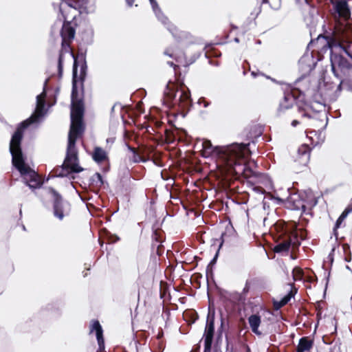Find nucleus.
Instances as JSON below:
<instances>
[{
    "instance_id": "obj_1",
    "label": "nucleus",
    "mask_w": 352,
    "mask_h": 352,
    "mask_svg": "<svg viewBox=\"0 0 352 352\" xmlns=\"http://www.w3.org/2000/svg\"><path fill=\"white\" fill-rule=\"evenodd\" d=\"M47 81L48 79H46L44 82L43 92L36 96V114H33L19 124L10 142V153L12 155V164L23 176V182L25 186L32 190L39 188L42 184L39 180L38 174L25 164L21 144L23 136V131L30 124L38 122V119L43 117L47 111L45 109V98Z\"/></svg>"
},
{
    "instance_id": "obj_2",
    "label": "nucleus",
    "mask_w": 352,
    "mask_h": 352,
    "mask_svg": "<svg viewBox=\"0 0 352 352\" xmlns=\"http://www.w3.org/2000/svg\"><path fill=\"white\" fill-rule=\"evenodd\" d=\"M250 143H234L226 146H214L208 140H202V156H217L222 159L226 166L236 175L250 177L254 175L245 162V157L250 153Z\"/></svg>"
},
{
    "instance_id": "obj_3",
    "label": "nucleus",
    "mask_w": 352,
    "mask_h": 352,
    "mask_svg": "<svg viewBox=\"0 0 352 352\" xmlns=\"http://www.w3.org/2000/svg\"><path fill=\"white\" fill-rule=\"evenodd\" d=\"M339 21L336 27L338 46L352 60V21L351 12L346 0L332 2Z\"/></svg>"
},
{
    "instance_id": "obj_4",
    "label": "nucleus",
    "mask_w": 352,
    "mask_h": 352,
    "mask_svg": "<svg viewBox=\"0 0 352 352\" xmlns=\"http://www.w3.org/2000/svg\"><path fill=\"white\" fill-rule=\"evenodd\" d=\"M74 85L72 87L71 94V125L69 135L80 136L85 131L83 89H78Z\"/></svg>"
},
{
    "instance_id": "obj_5",
    "label": "nucleus",
    "mask_w": 352,
    "mask_h": 352,
    "mask_svg": "<svg viewBox=\"0 0 352 352\" xmlns=\"http://www.w3.org/2000/svg\"><path fill=\"white\" fill-rule=\"evenodd\" d=\"M89 4V0H68L64 3L60 4L59 10L65 19L60 31L63 42L70 41L74 39L76 32L75 29L71 25V23L66 21L67 16L64 14L63 10L65 8L63 6L78 10L80 14H89L94 11V7L90 6Z\"/></svg>"
},
{
    "instance_id": "obj_6",
    "label": "nucleus",
    "mask_w": 352,
    "mask_h": 352,
    "mask_svg": "<svg viewBox=\"0 0 352 352\" xmlns=\"http://www.w3.org/2000/svg\"><path fill=\"white\" fill-rule=\"evenodd\" d=\"M330 61L331 72L335 77L340 80L336 92H340L342 86L346 85V81L352 69V64L349 63L346 58L333 52L331 53Z\"/></svg>"
},
{
    "instance_id": "obj_7",
    "label": "nucleus",
    "mask_w": 352,
    "mask_h": 352,
    "mask_svg": "<svg viewBox=\"0 0 352 352\" xmlns=\"http://www.w3.org/2000/svg\"><path fill=\"white\" fill-rule=\"evenodd\" d=\"M164 94L173 106L180 108H188L191 104L190 94L188 89H178L175 83L169 80L167 83Z\"/></svg>"
},
{
    "instance_id": "obj_8",
    "label": "nucleus",
    "mask_w": 352,
    "mask_h": 352,
    "mask_svg": "<svg viewBox=\"0 0 352 352\" xmlns=\"http://www.w3.org/2000/svg\"><path fill=\"white\" fill-rule=\"evenodd\" d=\"M72 55L74 58L72 87L75 85L76 88L83 89V82L87 69L85 54L80 52L77 55L72 53Z\"/></svg>"
},
{
    "instance_id": "obj_9",
    "label": "nucleus",
    "mask_w": 352,
    "mask_h": 352,
    "mask_svg": "<svg viewBox=\"0 0 352 352\" xmlns=\"http://www.w3.org/2000/svg\"><path fill=\"white\" fill-rule=\"evenodd\" d=\"M79 135H68V144L66 157L63 164L73 173H78L83 170L79 165L76 142Z\"/></svg>"
},
{
    "instance_id": "obj_10",
    "label": "nucleus",
    "mask_w": 352,
    "mask_h": 352,
    "mask_svg": "<svg viewBox=\"0 0 352 352\" xmlns=\"http://www.w3.org/2000/svg\"><path fill=\"white\" fill-rule=\"evenodd\" d=\"M48 192L51 195L53 202V213L55 217L63 220L69 211V204L63 200L62 196L53 188H48Z\"/></svg>"
},
{
    "instance_id": "obj_11",
    "label": "nucleus",
    "mask_w": 352,
    "mask_h": 352,
    "mask_svg": "<svg viewBox=\"0 0 352 352\" xmlns=\"http://www.w3.org/2000/svg\"><path fill=\"white\" fill-rule=\"evenodd\" d=\"M154 13L157 18V19L161 21L164 25H166L168 30L172 34L174 38L177 40H180L183 37H185L187 34L186 32H179L177 28L168 23V18L164 14L161 9H159V12L157 10L154 11Z\"/></svg>"
},
{
    "instance_id": "obj_12",
    "label": "nucleus",
    "mask_w": 352,
    "mask_h": 352,
    "mask_svg": "<svg viewBox=\"0 0 352 352\" xmlns=\"http://www.w3.org/2000/svg\"><path fill=\"white\" fill-rule=\"evenodd\" d=\"M311 150L307 144H301L294 156V163L301 166H306L309 162Z\"/></svg>"
},
{
    "instance_id": "obj_13",
    "label": "nucleus",
    "mask_w": 352,
    "mask_h": 352,
    "mask_svg": "<svg viewBox=\"0 0 352 352\" xmlns=\"http://www.w3.org/2000/svg\"><path fill=\"white\" fill-rule=\"evenodd\" d=\"M214 319L215 311L214 309L209 307L203 336L204 340H213L214 335Z\"/></svg>"
},
{
    "instance_id": "obj_14",
    "label": "nucleus",
    "mask_w": 352,
    "mask_h": 352,
    "mask_svg": "<svg viewBox=\"0 0 352 352\" xmlns=\"http://www.w3.org/2000/svg\"><path fill=\"white\" fill-rule=\"evenodd\" d=\"M296 100V98L293 91L285 92L283 99L280 102L277 109L278 116L283 115L286 110L292 108Z\"/></svg>"
},
{
    "instance_id": "obj_15",
    "label": "nucleus",
    "mask_w": 352,
    "mask_h": 352,
    "mask_svg": "<svg viewBox=\"0 0 352 352\" xmlns=\"http://www.w3.org/2000/svg\"><path fill=\"white\" fill-rule=\"evenodd\" d=\"M286 201L292 210H302L303 211L306 210V206L302 195L298 192L290 193L287 197Z\"/></svg>"
},
{
    "instance_id": "obj_16",
    "label": "nucleus",
    "mask_w": 352,
    "mask_h": 352,
    "mask_svg": "<svg viewBox=\"0 0 352 352\" xmlns=\"http://www.w3.org/2000/svg\"><path fill=\"white\" fill-rule=\"evenodd\" d=\"M96 331V339L98 344V351L102 352L104 351V340L103 338V330L98 320H94L91 327L90 333Z\"/></svg>"
},
{
    "instance_id": "obj_17",
    "label": "nucleus",
    "mask_w": 352,
    "mask_h": 352,
    "mask_svg": "<svg viewBox=\"0 0 352 352\" xmlns=\"http://www.w3.org/2000/svg\"><path fill=\"white\" fill-rule=\"evenodd\" d=\"M314 345V341L309 337H302L299 340L296 352H310Z\"/></svg>"
},
{
    "instance_id": "obj_18",
    "label": "nucleus",
    "mask_w": 352,
    "mask_h": 352,
    "mask_svg": "<svg viewBox=\"0 0 352 352\" xmlns=\"http://www.w3.org/2000/svg\"><path fill=\"white\" fill-rule=\"evenodd\" d=\"M248 322L252 331L257 336H261L262 333L258 330L261 322V316L258 314H252L248 318Z\"/></svg>"
},
{
    "instance_id": "obj_19",
    "label": "nucleus",
    "mask_w": 352,
    "mask_h": 352,
    "mask_svg": "<svg viewBox=\"0 0 352 352\" xmlns=\"http://www.w3.org/2000/svg\"><path fill=\"white\" fill-rule=\"evenodd\" d=\"M298 111L300 113H301L302 117L311 118L312 116L310 114L311 111H314V108L311 104L305 102L302 103L300 102H297Z\"/></svg>"
},
{
    "instance_id": "obj_20",
    "label": "nucleus",
    "mask_w": 352,
    "mask_h": 352,
    "mask_svg": "<svg viewBox=\"0 0 352 352\" xmlns=\"http://www.w3.org/2000/svg\"><path fill=\"white\" fill-rule=\"evenodd\" d=\"M92 158L96 162L100 163L107 158V155L102 148L96 147L92 155Z\"/></svg>"
},
{
    "instance_id": "obj_21",
    "label": "nucleus",
    "mask_w": 352,
    "mask_h": 352,
    "mask_svg": "<svg viewBox=\"0 0 352 352\" xmlns=\"http://www.w3.org/2000/svg\"><path fill=\"white\" fill-rule=\"evenodd\" d=\"M52 173L53 177H68L72 173L63 164L60 166L54 168Z\"/></svg>"
},
{
    "instance_id": "obj_22",
    "label": "nucleus",
    "mask_w": 352,
    "mask_h": 352,
    "mask_svg": "<svg viewBox=\"0 0 352 352\" xmlns=\"http://www.w3.org/2000/svg\"><path fill=\"white\" fill-rule=\"evenodd\" d=\"M292 241L286 240L283 241L277 245H276L274 248V250L276 253H282V252H288L290 246H291Z\"/></svg>"
},
{
    "instance_id": "obj_23",
    "label": "nucleus",
    "mask_w": 352,
    "mask_h": 352,
    "mask_svg": "<svg viewBox=\"0 0 352 352\" xmlns=\"http://www.w3.org/2000/svg\"><path fill=\"white\" fill-rule=\"evenodd\" d=\"M352 211V208H346L342 213L340 214V216L337 219L334 228H333V233L336 236L338 235L337 230L340 227L342 221L344 220V219L347 217V215Z\"/></svg>"
},
{
    "instance_id": "obj_24",
    "label": "nucleus",
    "mask_w": 352,
    "mask_h": 352,
    "mask_svg": "<svg viewBox=\"0 0 352 352\" xmlns=\"http://www.w3.org/2000/svg\"><path fill=\"white\" fill-rule=\"evenodd\" d=\"M104 184L102 177L100 173H96L89 179V185L96 188L101 187Z\"/></svg>"
},
{
    "instance_id": "obj_25",
    "label": "nucleus",
    "mask_w": 352,
    "mask_h": 352,
    "mask_svg": "<svg viewBox=\"0 0 352 352\" xmlns=\"http://www.w3.org/2000/svg\"><path fill=\"white\" fill-rule=\"evenodd\" d=\"M225 324V319L223 316H221V324L219 327L217 329V336L215 338L216 344H221L223 340V333Z\"/></svg>"
},
{
    "instance_id": "obj_26",
    "label": "nucleus",
    "mask_w": 352,
    "mask_h": 352,
    "mask_svg": "<svg viewBox=\"0 0 352 352\" xmlns=\"http://www.w3.org/2000/svg\"><path fill=\"white\" fill-rule=\"evenodd\" d=\"M127 148L129 151H130L132 153V158L131 160L134 163H138L140 162H145L144 160L136 152L135 149L129 146V144H126Z\"/></svg>"
},
{
    "instance_id": "obj_27",
    "label": "nucleus",
    "mask_w": 352,
    "mask_h": 352,
    "mask_svg": "<svg viewBox=\"0 0 352 352\" xmlns=\"http://www.w3.org/2000/svg\"><path fill=\"white\" fill-rule=\"evenodd\" d=\"M219 250H218L214 255V256L213 257V258L210 261V262L209 263V264L207 266V268H206V275L208 276L209 273L212 274V265H214L216 262H217V258L219 256Z\"/></svg>"
},
{
    "instance_id": "obj_28",
    "label": "nucleus",
    "mask_w": 352,
    "mask_h": 352,
    "mask_svg": "<svg viewBox=\"0 0 352 352\" xmlns=\"http://www.w3.org/2000/svg\"><path fill=\"white\" fill-rule=\"evenodd\" d=\"M296 291L295 292H293L292 289H291L287 295H285L284 297H283L280 301L281 302L282 305L284 306L287 305L289 301L291 300L292 297L294 296V294H296Z\"/></svg>"
},
{
    "instance_id": "obj_29",
    "label": "nucleus",
    "mask_w": 352,
    "mask_h": 352,
    "mask_svg": "<svg viewBox=\"0 0 352 352\" xmlns=\"http://www.w3.org/2000/svg\"><path fill=\"white\" fill-rule=\"evenodd\" d=\"M268 200H276L278 204L283 202L282 199L276 198L274 196H272L270 193H267L266 195H265L263 201L264 208H265V206H266Z\"/></svg>"
},
{
    "instance_id": "obj_30",
    "label": "nucleus",
    "mask_w": 352,
    "mask_h": 352,
    "mask_svg": "<svg viewBox=\"0 0 352 352\" xmlns=\"http://www.w3.org/2000/svg\"><path fill=\"white\" fill-rule=\"evenodd\" d=\"M213 340H204V352H211Z\"/></svg>"
},
{
    "instance_id": "obj_31",
    "label": "nucleus",
    "mask_w": 352,
    "mask_h": 352,
    "mask_svg": "<svg viewBox=\"0 0 352 352\" xmlns=\"http://www.w3.org/2000/svg\"><path fill=\"white\" fill-rule=\"evenodd\" d=\"M58 76L60 77L63 74V55L60 54L58 61Z\"/></svg>"
},
{
    "instance_id": "obj_32",
    "label": "nucleus",
    "mask_w": 352,
    "mask_h": 352,
    "mask_svg": "<svg viewBox=\"0 0 352 352\" xmlns=\"http://www.w3.org/2000/svg\"><path fill=\"white\" fill-rule=\"evenodd\" d=\"M107 237L109 243H116L120 239L118 236L113 235L111 233H108Z\"/></svg>"
},
{
    "instance_id": "obj_33",
    "label": "nucleus",
    "mask_w": 352,
    "mask_h": 352,
    "mask_svg": "<svg viewBox=\"0 0 352 352\" xmlns=\"http://www.w3.org/2000/svg\"><path fill=\"white\" fill-rule=\"evenodd\" d=\"M311 58L312 59V56L309 57V56H303L299 60V65H300L301 67H303V65L306 63L307 61H309Z\"/></svg>"
},
{
    "instance_id": "obj_34",
    "label": "nucleus",
    "mask_w": 352,
    "mask_h": 352,
    "mask_svg": "<svg viewBox=\"0 0 352 352\" xmlns=\"http://www.w3.org/2000/svg\"><path fill=\"white\" fill-rule=\"evenodd\" d=\"M149 1L153 12L156 10L159 12V9H160V8L159 7L157 2L155 0H149Z\"/></svg>"
},
{
    "instance_id": "obj_35",
    "label": "nucleus",
    "mask_w": 352,
    "mask_h": 352,
    "mask_svg": "<svg viewBox=\"0 0 352 352\" xmlns=\"http://www.w3.org/2000/svg\"><path fill=\"white\" fill-rule=\"evenodd\" d=\"M198 103L199 104H203V106L206 108L208 107L210 104V102L206 101L204 98H201L199 99Z\"/></svg>"
},
{
    "instance_id": "obj_36",
    "label": "nucleus",
    "mask_w": 352,
    "mask_h": 352,
    "mask_svg": "<svg viewBox=\"0 0 352 352\" xmlns=\"http://www.w3.org/2000/svg\"><path fill=\"white\" fill-rule=\"evenodd\" d=\"M284 305H282L281 302L280 300L278 301H274V307L276 310H278L283 307Z\"/></svg>"
},
{
    "instance_id": "obj_37",
    "label": "nucleus",
    "mask_w": 352,
    "mask_h": 352,
    "mask_svg": "<svg viewBox=\"0 0 352 352\" xmlns=\"http://www.w3.org/2000/svg\"><path fill=\"white\" fill-rule=\"evenodd\" d=\"M253 190L259 194H264L265 192V190L260 186H255L254 187Z\"/></svg>"
},
{
    "instance_id": "obj_38",
    "label": "nucleus",
    "mask_w": 352,
    "mask_h": 352,
    "mask_svg": "<svg viewBox=\"0 0 352 352\" xmlns=\"http://www.w3.org/2000/svg\"><path fill=\"white\" fill-rule=\"evenodd\" d=\"M250 283H249L248 280H247L246 283H245V287H244V288L243 289V293L244 294H246L250 291Z\"/></svg>"
},
{
    "instance_id": "obj_39",
    "label": "nucleus",
    "mask_w": 352,
    "mask_h": 352,
    "mask_svg": "<svg viewBox=\"0 0 352 352\" xmlns=\"http://www.w3.org/2000/svg\"><path fill=\"white\" fill-rule=\"evenodd\" d=\"M342 248L345 254L350 251V247L348 244L345 243L342 245Z\"/></svg>"
},
{
    "instance_id": "obj_40",
    "label": "nucleus",
    "mask_w": 352,
    "mask_h": 352,
    "mask_svg": "<svg viewBox=\"0 0 352 352\" xmlns=\"http://www.w3.org/2000/svg\"><path fill=\"white\" fill-rule=\"evenodd\" d=\"M334 250H334V248H333V249L331 250V253H329V256H328V258L329 259V261H331V263H332V262H333V253Z\"/></svg>"
},
{
    "instance_id": "obj_41",
    "label": "nucleus",
    "mask_w": 352,
    "mask_h": 352,
    "mask_svg": "<svg viewBox=\"0 0 352 352\" xmlns=\"http://www.w3.org/2000/svg\"><path fill=\"white\" fill-rule=\"evenodd\" d=\"M125 1L129 7H131L133 5V3L135 2V0H125Z\"/></svg>"
},
{
    "instance_id": "obj_42",
    "label": "nucleus",
    "mask_w": 352,
    "mask_h": 352,
    "mask_svg": "<svg viewBox=\"0 0 352 352\" xmlns=\"http://www.w3.org/2000/svg\"><path fill=\"white\" fill-rule=\"evenodd\" d=\"M344 260L346 262H350L351 261V255L350 252L349 253L348 255H346V256L344 258Z\"/></svg>"
},
{
    "instance_id": "obj_43",
    "label": "nucleus",
    "mask_w": 352,
    "mask_h": 352,
    "mask_svg": "<svg viewBox=\"0 0 352 352\" xmlns=\"http://www.w3.org/2000/svg\"><path fill=\"white\" fill-rule=\"evenodd\" d=\"M200 56V53L195 54L193 56V60L191 61L190 63H192L194 61H195L196 59H197Z\"/></svg>"
},
{
    "instance_id": "obj_44",
    "label": "nucleus",
    "mask_w": 352,
    "mask_h": 352,
    "mask_svg": "<svg viewBox=\"0 0 352 352\" xmlns=\"http://www.w3.org/2000/svg\"><path fill=\"white\" fill-rule=\"evenodd\" d=\"M298 124H299V122L296 120H294L292 122V126L296 127Z\"/></svg>"
},
{
    "instance_id": "obj_45",
    "label": "nucleus",
    "mask_w": 352,
    "mask_h": 352,
    "mask_svg": "<svg viewBox=\"0 0 352 352\" xmlns=\"http://www.w3.org/2000/svg\"><path fill=\"white\" fill-rule=\"evenodd\" d=\"M212 55L218 57L221 56V53L219 52H214Z\"/></svg>"
},
{
    "instance_id": "obj_46",
    "label": "nucleus",
    "mask_w": 352,
    "mask_h": 352,
    "mask_svg": "<svg viewBox=\"0 0 352 352\" xmlns=\"http://www.w3.org/2000/svg\"><path fill=\"white\" fill-rule=\"evenodd\" d=\"M164 54H165V55H166V56H170V57H173V56L172 54H170V53H169V52H168V50H165V51H164Z\"/></svg>"
},
{
    "instance_id": "obj_47",
    "label": "nucleus",
    "mask_w": 352,
    "mask_h": 352,
    "mask_svg": "<svg viewBox=\"0 0 352 352\" xmlns=\"http://www.w3.org/2000/svg\"><path fill=\"white\" fill-rule=\"evenodd\" d=\"M168 64L171 66V67H174V68L175 69L176 67H177L176 65H175L173 62H168Z\"/></svg>"
},
{
    "instance_id": "obj_48",
    "label": "nucleus",
    "mask_w": 352,
    "mask_h": 352,
    "mask_svg": "<svg viewBox=\"0 0 352 352\" xmlns=\"http://www.w3.org/2000/svg\"><path fill=\"white\" fill-rule=\"evenodd\" d=\"M252 76H253L254 77H256V73L255 72H252L251 73Z\"/></svg>"
},
{
    "instance_id": "obj_49",
    "label": "nucleus",
    "mask_w": 352,
    "mask_h": 352,
    "mask_svg": "<svg viewBox=\"0 0 352 352\" xmlns=\"http://www.w3.org/2000/svg\"><path fill=\"white\" fill-rule=\"evenodd\" d=\"M116 104H114L112 107H111V113H113L114 111V109H115V107H116Z\"/></svg>"
},
{
    "instance_id": "obj_50",
    "label": "nucleus",
    "mask_w": 352,
    "mask_h": 352,
    "mask_svg": "<svg viewBox=\"0 0 352 352\" xmlns=\"http://www.w3.org/2000/svg\"><path fill=\"white\" fill-rule=\"evenodd\" d=\"M312 69V67L309 65H308V70L311 71Z\"/></svg>"
},
{
    "instance_id": "obj_51",
    "label": "nucleus",
    "mask_w": 352,
    "mask_h": 352,
    "mask_svg": "<svg viewBox=\"0 0 352 352\" xmlns=\"http://www.w3.org/2000/svg\"><path fill=\"white\" fill-rule=\"evenodd\" d=\"M234 41L236 42V43H239V39L238 38H234Z\"/></svg>"
},
{
    "instance_id": "obj_52",
    "label": "nucleus",
    "mask_w": 352,
    "mask_h": 352,
    "mask_svg": "<svg viewBox=\"0 0 352 352\" xmlns=\"http://www.w3.org/2000/svg\"><path fill=\"white\" fill-rule=\"evenodd\" d=\"M300 79L299 78V79H298V80L296 81V83H298V82H300Z\"/></svg>"
},
{
    "instance_id": "obj_53",
    "label": "nucleus",
    "mask_w": 352,
    "mask_h": 352,
    "mask_svg": "<svg viewBox=\"0 0 352 352\" xmlns=\"http://www.w3.org/2000/svg\"><path fill=\"white\" fill-rule=\"evenodd\" d=\"M222 244H223V241L220 243L219 248L221 247Z\"/></svg>"
},
{
    "instance_id": "obj_54",
    "label": "nucleus",
    "mask_w": 352,
    "mask_h": 352,
    "mask_svg": "<svg viewBox=\"0 0 352 352\" xmlns=\"http://www.w3.org/2000/svg\"><path fill=\"white\" fill-rule=\"evenodd\" d=\"M346 269L350 270V267L348 265H346Z\"/></svg>"
},
{
    "instance_id": "obj_55",
    "label": "nucleus",
    "mask_w": 352,
    "mask_h": 352,
    "mask_svg": "<svg viewBox=\"0 0 352 352\" xmlns=\"http://www.w3.org/2000/svg\"><path fill=\"white\" fill-rule=\"evenodd\" d=\"M76 18V15H74V16H72V19H74Z\"/></svg>"
},
{
    "instance_id": "obj_56",
    "label": "nucleus",
    "mask_w": 352,
    "mask_h": 352,
    "mask_svg": "<svg viewBox=\"0 0 352 352\" xmlns=\"http://www.w3.org/2000/svg\"><path fill=\"white\" fill-rule=\"evenodd\" d=\"M226 340H228V336H226Z\"/></svg>"
}]
</instances>
